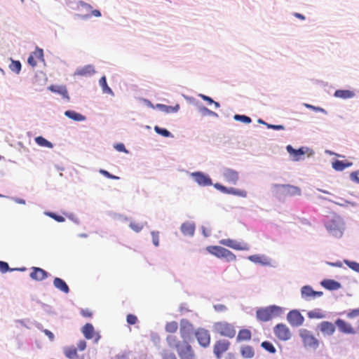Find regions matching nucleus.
<instances>
[{"instance_id":"f257e3e1","label":"nucleus","mask_w":359,"mask_h":359,"mask_svg":"<svg viewBox=\"0 0 359 359\" xmlns=\"http://www.w3.org/2000/svg\"><path fill=\"white\" fill-rule=\"evenodd\" d=\"M166 341L170 347L175 348L180 359H195L191 346L187 341H180L176 337L169 335Z\"/></svg>"},{"instance_id":"f03ea898","label":"nucleus","mask_w":359,"mask_h":359,"mask_svg":"<svg viewBox=\"0 0 359 359\" xmlns=\"http://www.w3.org/2000/svg\"><path fill=\"white\" fill-rule=\"evenodd\" d=\"M282 313L283 309L280 306L271 305L257 309L256 317L259 321L266 322L280 316Z\"/></svg>"},{"instance_id":"7ed1b4c3","label":"nucleus","mask_w":359,"mask_h":359,"mask_svg":"<svg viewBox=\"0 0 359 359\" xmlns=\"http://www.w3.org/2000/svg\"><path fill=\"white\" fill-rule=\"evenodd\" d=\"M273 187L279 198L301 195V189L293 185L276 184L273 185Z\"/></svg>"},{"instance_id":"20e7f679","label":"nucleus","mask_w":359,"mask_h":359,"mask_svg":"<svg viewBox=\"0 0 359 359\" xmlns=\"http://www.w3.org/2000/svg\"><path fill=\"white\" fill-rule=\"evenodd\" d=\"M213 330L215 333L230 339L233 338L236 335L234 326L226 321H219L214 323Z\"/></svg>"},{"instance_id":"39448f33","label":"nucleus","mask_w":359,"mask_h":359,"mask_svg":"<svg viewBox=\"0 0 359 359\" xmlns=\"http://www.w3.org/2000/svg\"><path fill=\"white\" fill-rule=\"evenodd\" d=\"M207 251L217 258H224L226 262H234L236 256L230 250L221 246L210 245L206 248Z\"/></svg>"},{"instance_id":"423d86ee","label":"nucleus","mask_w":359,"mask_h":359,"mask_svg":"<svg viewBox=\"0 0 359 359\" xmlns=\"http://www.w3.org/2000/svg\"><path fill=\"white\" fill-rule=\"evenodd\" d=\"M334 325H337L339 332L346 334H355L359 332V325L355 329L349 323L340 318L335 320Z\"/></svg>"},{"instance_id":"0eeeda50","label":"nucleus","mask_w":359,"mask_h":359,"mask_svg":"<svg viewBox=\"0 0 359 359\" xmlns=\"http://www.w3.org/2000/svg\"><path fill=\"white\" fill-rule=\"evenodd\" d=\"M231 343L226 339H219L217 341L213 346V352L217 359H220L222 355L228 351Z\"/></svg>"},{"instance_id":"6e6552de","label":"nucleus","mask_w":359,"mask_h":359,"mask_svg":"<svg viewBox=\"0 0 359 359\" xmlns=\"http://www.w3.org/2000/svg\"><path fill=\"white\" fill-rule=\"evenodd\" d=\"M81 332L86 339H93L96 343L101 338L100 333L95 330V328L91 323H86L81 328Z\"/></svg>"},{"instance_id":"1a4fd4ad","label":"nucleus","mask_w":359,"mask_h":359,"mask_svg":"<svg viewBox=\"0 0 359 359\" xmlns=\"http://www.w3.org/2000/svg\"><path fill=\"white\" fill-rule=\"evenodd\" d=\"M219 243L221 245L227 246L233 250H244L247 251L250 250V245L246 243H240L236 240L227 238V239H222L219 241Z\"/></svg>"},{"instance_id":"9d476101","label":"nucleus","mask_w":359,"mask_h":359,"mask_svg":"<svg viewBox=\"0 0 359 359\" xmlns=\"http://www.w3.org/2000/svg\"><path fill=\"white\" fill-rule=\"evenodd\" d=\"M276 337L281 341H287L291 337L290 329L287 325L280 323L275 326L273 329Z\"/></svg>"},{"instance_id":"9b49d317","label":"nucleus","mask_w":359,"mask_h":359,"mask_svg":"<svg viewBox=\"0 0 359 359\" xmlns=\"http://www.w3.org/2000/svg\"><path fill=\"white\" fill-rule=\"evenodd\" d=\"M195 336L201 346L204 348L209 346L210 344V334L207 330L203 328L198 329L195 332Z\"/></svg>"},{"instance_id":"f8f14e48","label":"nucleus","mask_w":359,"mask_h":359,"mask_svg":"<svg viewBox=\"0 0 359 359\" xmlns=\"http://www.w3.org/2000/svg\"><path fill=\"white\" fill-rule=\"evenodd\" d=\"M287 320L293 327L302 325L304 321V316L297 310H292L287 313Z\"/></svg>"},{"instance_id":"ddd939ff","label":"nucleus","mask_w":359,"mask_h":359,"mask_svg":"<svg viewBox=\"0 0 359 359\" xmlns=\"http://www.w3.org/2000/svg\"><path fill=\"white\" fill-rule=\"evenodd\" d=\"M194 330L193 325L187 319H182L180 321V332L184 340L187 339L192 334Z\"/></svg>"},{"instance_id":"4468645a","label":"nucleus","mask_w":359,"mask_h":359,"mask_svg":"<svg viewBox=\"0 0 359 359\" xmlns=\"http://www.w3.org/2000/svg\"><path fill=\"white\" fill-rule=\"evenodd\" d=\"M214 186L217 189L224 194H232L242 198H245L247 196V192L245 190L237 189L233 187L227 188L218 183L215 184Z\"/></svg>"},{"instance_id":"2eb2a0df","label":"nucleus","mask_w":359,"mask_h":359,"mask_svg":"<svg viewBox=\"0 0 359 359\" xmlns=\"http://www.w3.org/2000/svg\"><path fill=\"white\" fill-rule=\"evenodd\" d=\"M300 337L306 346L316 347L318 346V340L309 331L306 330H302Z\"/></svg>"},{"instance_id":"dca6fc26","label":"nucleus","mask_w":359,"mask_h":359,"mask_svg":"<svg viewBox=\"0 0 359 359\" xmlns=\"http://www.w3.org/2000/svg\"><path fill=\"white\" fill-rule=\"evenodd\" d=\"M223 177L226 182L235 185L238 181L239 175L237 171L231 168H225L223 171Z\"/></svg>"},{"instance_id":"f3484780","label":"nucleus","mask_w":359,"mask_h":359,"mask_svg":"<svg viewBox=\"0 0 359 359\" xmlns=\"http://www.w3.org/2000/svg\"><path fill=\"white\" fill-rule=\"evenodd\" d=\"M301 292L302 298L306 300H310L323 295V292L314 291L312 287L309 285L304 286L301 290Z\"/></svg>"},{"instance_id":"a211bd4d","label":"nucleus","mask_w":359,"mask_h":359,"mask_svg":"<svg viewBox=\"0 0 359 359\" xmlns=\"http://www.w3.org/2000/svg\"><path fill=\"white\" fill-rule=\"evenodd\" d=\"M29 276L32 280L42 281L48 277V273L41 268L32 267Z\"/></svg>"},{"instance_id":"6ab92c4d","label":"nucleus","mask_w":359,"mask_h":359,"mask_svg":"<svg viewBox=\"0 0 359 359\" xmlns=\"http://www.w3.org/2000/svg\"><path fill=\"white\" fill-rule=\"evenodd\" d=\"M43 50L40 48H36L34 52H32L28 59L27 62L32 67L36 66L38 61L43 60Z\"/></svg>"},{"instance_id":"aec40b11","label":"nucleus","mask_w":359,"mask_h":359,"mask_svg":"<svg viewBox=\"0 0 359 359\" xmlns=\"http://www.w3.org/2000/svg\"><path fill=\"white\" fill-rule=\"evenodd\" d=\"M191 175L194 180L201 186H210L212 184L211 179L202 172H194Z\"/></svg>"},{"instance_id":"412c9836","label":"nucleus","mask_w":359,"mask_h":359,"mask_svg":"<svg viewBox=\"0 0 359 359\" xmlns=\"http://www.w3.org/2000/svg\"><path fill=\"white\" fill-rule=\"evenodd\" d=\"M320 332L328 336L332 335L335 332V326L329 321H323L319 325Z\"/></svg>"},{"instance_id":"4be33fe9","label":"nucleus","mask_w":359,"mask_h":359,"mask_svg":"<svg viewBox=\"0 0 359 359\" xmlns=\"http://www.w3.org/2000/svg\"><path fill=\"white\" fill-rule=\"evenodd\" d=\"M95 73V69L93 65H88L82 67L78 68L74 76H90Z\"/></svg>"},{"instance_id":"5701e85b","label":"nucleus","mask_w":359,"mask_h":359,"mask_svg":"<svg viewBox=\"0 0 359 359\" xmlns=\"http://www.w3.org/2000/svg\"><path fill=\"white\" fill-rule=\"evenodd\" d=\"M240 352L242 357L247 359L252 358L255 355V350L253 347L249 345L241 346Z\"/></svg>"},{"instance_id":"b1692460","label":"nucleus","mask_w":359,"mask_h":359,"mask_svg":"<svg viewBox=\"0 0 359 359\" xmlns=\"http://www.w3.org/2000/svg\"><path fill=\"white\" fill-rule=\"evenodd\" d=\"M287 152L292 156L294 161H299L302 156L305 154V151L302 148L299 149H294L292 148L291 145H287Z\"/></svg>"},{"instance_id":"393cba45","label":"nucleus","mask_w":359,"mask_h":359,"mask_svg":"<svg viewBox=\"0 0 359 359\" xmlns=\"http://www.w3.org/2000/svg\"><path fill=\"white\" fill-rule=\"evenodd\" d=\"M181 231L185 236H192L195 231V226L191 222H184L181 226Z\"/></svg>"},{"instance_id":"a878e982","label":"nucleus","mask_w":359,"mask_h":359,"mask_svg":"<svg viewBox=\"0 0 359 359\" xmlns=\"http://www.w3.org/2000/svg\"><path fill=\"white\" fill-rule=\"evenodd\" d=\"M53 285L57 289L66 294L69 292V288L67 283L60 278H55L53 280Z\"/></svg>"},{"instance_id":"bb28decb","label":"nucleus","mask_w":359,"mask_h":359,"mask_svg":"<svg viewBox=\"0 0 359 359\" xmlns=\"http://www.w3.org/2000/svg\"><path fill=\"white\" fill-rule=\"evenodd\" d=\"M252 338V334L248 329H241L239 330L236 340L237 341H250Z\"/></svg>"},{"instance_id":"cd10ccee","label":"nucleus","mask_w":359,"mask_h":359,"mask_svg":"<svg viewBox=\"0 0 359 359\" xmlns=\"http://www.w3.org/2000/svg\"><path fill=\"white\" fill-rule=\"evenodd\" d=\"M334 95L336 97L348 99L354 97L355 93L349 90H337L334 92Z\"/></svg>"},{"instance_id":"c85d7f7f","label":"nucleus","mask_w":359,"mask_h":359,"mask_svg":"<svg viewBox=\"0 0 359 359\" xmlns=\"http://www.w3.org/2000/svg\"><path fill=\"white\" fill-rule=\"evenodd\" d=\"M351 162H344L342 161L337 160L332 163V168L337 171H342L345 168H348L352 165Z\"/></svg>"},{"instance_id":"c756f323","label":"nucleus","mask_w":359,"mask_h":359,"mask_svg":"<svg viewBox=\"0 0 359 359\" xmlns=\"http://www.w3.org/2000/svg\"><path fill=\"white\" fill-rule=\"evenodd\" d=\"M65 115L68 118L76 121H82L86 119L85 116L81 114H79L74 111L68 110L65 112Z\"/></svg>"},{"instance_id":"7c9ffc66","label":"nucleus","mask_w":359,"mask_h":359,"mask_svg":"<svg viewBox=\"0 0 359 359\" xmlns=\"http://www.w3.org/2000/svg\"><path fill=\"white\" fill-rule=\"evenodd\" d=\"M322 285L328 290H337L339 288L340 284L333 280H325L322 282Z\"/></svg>"},{"instance_id":"2f4dec72","label":"nucleus","mask_w":359,"mask_h":359,"mask_svg":"<svg viewBox=\"0 0 359 359\" xmlns=\"http://www.w3.org/2000/svg\"><path fill=\"white\" fill-rule=\"evenodd\" d=\"M50 90L62 95L64 97L69 98L67 88L65 86H51Z\"/></svg>"},{"instance_id":"473e14b6","label":"nucleus","mask_w":359,"mask_h":359,"mask_svg":"<svg viewBox=\"0 0 359 359\" xmlns=\"http://www.w3.org/2000/svg\"><path fill=\"white\" fill-rule=\"evenodd\" d=\"M35 142L38 145H39L41 147H47V148H53V144L50 142L48 141L47 140H46L44 137H43L41 136L36 137L35 138Z\"/></svg>"},{"instance_id":"72a5a7b5","label":"nucleus","mask_w":359,"mask_h":359,"mask_svg":"<svg viewBox=\"0 0 359 359\" xmlns=\"http://www.w3.org/2000/svg\"><path fill=\"white\" fill-rule=\"evenodd\" d=\"M309 318L321 319L325 317V313L320 309H315L308 313Z\"/></svg>"},{"instance_id":"f704fd0d","label":"nucleus","mask_w":359,"mask_h":359,"mask_svg":"<svg viewBox=\"0 0 359 359\" xmlns=\"http://www.w3.org/2000/svg\"><path fill=\"white\" fill-rule=\"evenodd\" d=\"M99 83L100 86L102 87L103 93L107 94H113L111 89L108 86L107 83V79L105 76H103L100 78Z\"/></svg>"},{"instance_id":"c9c22d12","label":"nucleus","mask_w":359,"mask_h":359,"mask_svg":"<svg viewBox=\"0 0 359 359\" xmlns=\"http://www.w3.org/2000/svg\"><path fill=\"white\" fill-rule=\"evenodd\" d=\"M65 355L69 359H74L77 357V350L75 347H67L65 348Z\"/></svg>"},{"instance_id":"e433bc0d","label":"nucleus","mask_w":359,"mask_h":359,"mask_svg":"<svg viewBox=\"0 0 359 359\" xmlns=\"http://www.w3.org/2000/svg\"><path fill=\"white\" fill-rule=\"evenodd\" d=\"M15 270H19V271H24L26 270L25 268H22V269H10L8 264L7 262H3V261H0V271L1 273H6L8 271H15Z\"/></svg>"},{"instance_id":"4c0bfd02","label":"nucleus","mask_w":359,"mask_h":359,"mask_svg":"<svg viewBox=\"0 0 359 359\" xmlns=\"http://www.w3.org/2000/svg\"><path fill=\"white\" fill-rule=\"evenodd\" d=\"M165 331L169 333H175L178 329V323L176 321L167 323L165 326Z\"/></svg>"},{"instance_id":"58836bf2","label":"nucleus","mask_w":359,"mask_h":359,"mask_svg":"<svg viewBox=\"0 0 359 359\" xmlns=\"http://www.w3.org/2000/svg\"><path fill=\"white\" fill-rule=\"evenodd\" d=\"M261 346L271 353H275L276 351V348L273 346L272 343L267 341L262 342Z\"/></svg>"},{"instance_id":"ea45409f","label":"nucleus","mask_w":359,"mask_h":359,"mask_svg":"<svg viewBox=\"0 0 359 359\" xmlns=\"http://www.w3.org/2000/svg\"><path fill=\"white\" fill-rule=\"evenodd\" d=\"M9 67L12 72L18 74L21 70V63L20 62V61L12 60Z\"/></svg>"},{"instance_id":"a19ab883","label":"nucleus","mask_w":359,"mask_h":359,"mask_svg":"<svg viewBox=\"0 0 359 359\" xmlns=\"http://www.w3.org/2000/svg\"><path fill=\"white\" fill-rule=\"evenodd\" d=\"M154 130L158 134L161 135L163 137H168L172 136L171 133L165 128H161L158 126H155Z\"/></svg>"},{"instance_id":"79ce46f5","label":"nucleus","mask_w":359,"mask_h":359,"mask_svg":"<svg viewBox=\"0 0 359 359\" xmlns=\"http://www.w3.org/2000/svg\"><path fill=\"white\" fill-rule=\"evenodd\" d=\"M233 118L236 121H239L243 122L245 123H250L252 121L251 118L249 116H247L245 115L236 114L234 116Z\"/></svg>"},{"instance_id":"37998d69","label":"nucleus","mask_w":359,"mask_h":359,"mask_svg":"<svg viewBox=\"0 0 359 359\" xmlns=\"http://www.w3.org/2000/svg\"><path fill=\"white\" fill-rule=\"evenodd\" d=\"M344 263L352 270L359 273V263L345 259Z\"/></svg>"},{"instance_id":"c03bdc74","label":"nucleus","mask_w":359,"mask_h":359,"mask_svg":"<svg viewBox=\"0 0 359 359\" xmlns=\"http://www.w3.org/2000/svg\"><path fill=\"white\" fill-rule=\"evenodd\" d=\"M130 227L135 232H140L143 229V224L136 222H132L130 224Z\"/></svg>"},{"instance_id":"a18cd8bd","label":"nucleus","mask_w":359,"mask_h":359,"mask_svg":"<svg viewBox=\"0 0 359 359\" xmlns=\"http://www.w3.org/2000/svg\"><path fill=\"white\" fill-rule=\"evenodd\" d=\"M359 316V308L352 309L346 313V317L349 319H352Z\"/></svg>"},{"instance_id":"49530a36","label":"nucleus","mask_w":359,"mask_h":359,"mask_svg":"<svg viewBox=\"0 0 359 359\" xmlns=\"http://www.w3.org/2000/svg\"><path fill=\"white\" fill-rule=\"evenodd\" d=\"M152 242L155 246L159 245V233L158 231H152Z\"/></svg>"},{"instance_id":"de8ad7c7","label":"nucleus","mask_w":359,"mask_h":359,"mask_svg":"<svg viewBox=\"0 0 359 359\" xmlns=\"http://www.w3.org/2000/svg\"><path fill=\"white\" fill-rule=\"evenodd\" d=\"M127 323L129 325H135L137 322V318L133 314H128L126 317Z\"/></svg>"},{"instance_id":"09e8293b","label":"nucleus","mask_w":359,"mask_h":359,"mask_svg":"<svg viewBox=\"0 0 359 359\" xmlns=\"http://www.w3.org/2000/svg\"><path fill=\"white\" fill-rule=\"evenodd\" d=\"M48 215L58 222H63L65 220L64 217L57 215L53 212H48Z\"/></svg>"},{"instance_id":"8fccbe9b","label":"nucleus","mask_w":359,"mask_h":359,"mask_svg":"<svg viewBox=\"0 0 359 359\" xmlns=\"http://www.w3.org/2000/svg\"><path fill=\"white\" fill-rule=\"evenodd\" d=\"M163 359H177L175 355L168 351H164L162 353Z\"/></svg>"},{"instance_id":"3c124183","label":"nucleus","mask_w":359,"mask_h":359,"mask_svg":"<svg viewBox=\"0 0 359 359\" xmlns=\"http://www.w3.org/2000/svg\"><path fill=\"white\" fill-rule=\"evenodd\" d=\"M100 172L102 175H103L104 176H105L106 177L109 178V179H113V180H118L119 179L118 177L111 175V173H109L108 171H107L105 170L101 169L100 170Z\"/></svg>"},{"instance_id":"603ef678","label":"nucleus","mask_w":359,"mask_h":359,"mask_svg":"<svg viewBox=\"0 0 359 359\" xmlns=\"http://www.w3.org/2000/svg\"><path fill=\"white\" fill-rule=\"evenodd\" d=\"M80 313L84 318H91L93 316V312L88 309H81Z\"/></svg>"},{"instance_id":"864d4df0","label":"nucleus","mask_w":359,"mask_h":359,"mask_svg":"<svg viewBox=\"0 0 359 359\" xmlns=\"http://www.w3.org/2000/svg\"><path fill=\"white\" fill-rule=\"evenodd\" d=\"M214 309L216 311L222 312L226 310V306L224 304H218L214 305Z\"/></svg>"},{"instance_id":"5fc2aeb1","label":"nucleus","mask_w":359,"mask_h":359,"mask_svg":"<svg viewBox=\"0 0 359 359\" xmlns=\"http://www.w3.org/2000/svg\"><path fill=\"white\" fill-rule=\"evenodd\" d=\"M266 127L274 130H284V126L282 125H272L268 123L266 124Z\"/></svg>"},{"instance_id":"6e6d98bb","label":"nucleus","mask_w":359,"mask_h":359,"mask_svg":"<svg viewBox=\"0 0 359 359\" xmlns=\"http://www.w3.org/2000/svg\"><path fill=\"white\" fill-rule=\"evenodd\" d=\"M158 107L161 109L162 110L165 111V112L168 113L171 111H174V109H172L171 107H168L164 104H158Z\"/></svg>"},{"instance_id":"4d7b16f0","label":"nucleus","mask_w":359,"mask_h":359,"mask_svg":"<svg viewBox=\"0 0 359 359\" xmlns=\"http://www.w3.org/2000/svg\"><path fill=\"white\" fill-rule=\"evenodd\" d=\"M115 149L118 151H123L128 153V151L126 149L123 144H117L115 145Z\"/></svg>"},{"instance_id":"13d9d810","label":"nucleus","mask_w":359,"mask_h":359,"mask_svg":"<svg viewBox=\"0 0 359 359\" xmlns=\"http://www.w3.org/2000/svg\"><path fill=\"white\" fill-rule=\"evenodd\" d=\"M77 347L80 351H83L86 348V342L84 340L79 341Z\"/></svg>"},{"instance_id":"bf43d9fd","label":"nucleus","mask_w":359,"mask_h":359,"mask_svg":"<svg viewBox=\"0 0 359 359\" xmlns=\"http://www.w3.org/2000/svg\"><path fill=\"white\" fill-rule=\"evenodd\" d=\"M248 259L255 263H259L261 262V257L258 255H251L248 257Z\"/></svg>"},{"instance_id":"052dcab7","label":"nucleus","mask_w":359,"mask_h":359,"mask_svg":"<svg viewBox=\"0 0 359 359\" xmlns=\"http://www.w3.org/2000/svg\"><path fill=\"white\" fill-rule=\"evenodd\" d=\"M359 174V171L353 172L351 173V179L353 181L359 182V178L358 177V175Z\"/></svg>"},{"instance_id":"680f3d73","label":"nucleus","mask_w":359,"mask_h":359,"mask_svg":"<svg viewBox=\"0 0 359 359\" xmlns=\"http://www.w3.org/2000/svg\"><path fill=\"white\" fill-rule=\"evenodd\" d=\"M43 332L51 341L54 339V334L50 330H44Z\"/></svg>"},{"instance_id":"e2e57ef3","label":"nucleus","mask_w":359,"mask_h":359,"mask_svg":"<svg viewBox=\"0 0 359 359\" xmlns=\"http://www.w3.org/2000/svg\"><path fill=\"white\" fill-rule=\"evenodd\" d=\"M201 97L203 100L207 101L209 104H212L214 102V100L207 95H201Z\"/></svg>"},{"instance_id":"0e129e2a","label":"nucleus","mask_w":359,"mask_h":359,"mask_svg":"<svg viewBox=\"0 0 359 359\" xmlns=\"http://www.w3.org/2000/svg\"><path fill=\"white\" fill-rule=\"evenodd\" d=\"M91 15L98 18L101 16V13L99 10L95 9L91 11Z\"/></svg>"},{"instance_id":"69168bd1","label":"nucleus","mask_w":359,"mask_h":359,"mask_svg":"<svg viewBox=\"0 0 359 359\" xmlns=\"http://www.w3.org/2000/svg\"><path fill=\"white\" fill-rule=\"evenodd\" d=\"M306 107L309 108V109H312L315 111H323L322 109L319 108V107H316L313 105H311V104H304Z\"/></svg>"},{"instance_id":"338daca9","label":"nucleus","mask_w":359,"mask_h":359,"mask_svg":"<svg viewBox=\"0 0 359 359\" xmlns=\"http://www.w3.org/2000/svg\"><path fill=\"white\" fill-rule=\"evenodd\" d=\"M294 15L296 18H299V19H301V20H305V17H304L303 15L300 14V13H295L294 14Z\"/></svg>"},{"instance_id":"774afa93","label":"nucleus","mask_w":359,"mask_h":359,"mask_svg":"<svg viewBox=\"0 0 359 359\" xmlns=\"http://www.w3.org/2000/svg\"><path fill=\"white\" fill-rule=\"evenodd\" d=\"M203 110L205 111H206L208 114H215V113L210 110H209L208 109H207L206 107H204L203 108Z\"/></svg>"}]
</instances>
